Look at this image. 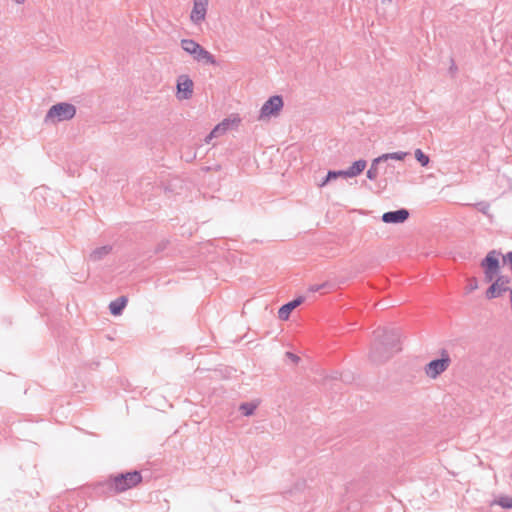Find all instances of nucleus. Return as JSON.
<instances>
[{"label":"nucleus","mask_w":512,"mask_h":512,"mask_svg":"<svg viewBox=\"0 0 512 512\" xmlns=\"http://www.w3.org/2000/svg\"><path fill=\"white\" fill-rule=\"evenodd\" d=\"M400 330L398 328L379 327L373 332V342L369 357L372 362L381 364L390 359L399 347Z\"/></svg>","instance_id":"f257e3e1"},{"label":"nucleus","mask_w":512,"mask_h":512,"mask_svg":"<svg viewBox=\"0 0 512 512\" xmlns=\"http://www.w3.org/2000/svg\"><path fill=\"white\" fill-rule=\"evenodd\" d=\"M141 481V472L133 470L109 476L107 480L99 483V488L104 492L118 494L136 487Z\"/></svg>","instance_id":"f03ea898"},{"label":"nucleus","mask_w":512,"mask_h":512,"mask_svg":"<svg viewBox=\"0 0 512 512\" xmlns=\"http://www.w3.org/2000/svg\"><path fill=\"white\" fill-rule=\"evenodd\" d=\"M76 115V107L67 102H60L50 107L45 115L46 124L67 121Z\"/></svg>","instance_id":"7ed1b4c3"},{"label":"nucleus","mask_w":512,"mask_h":512,"mask_svg":"<svg viewBox=\"0 0 512 512\" xmlns=\"http://www.w3.org/2000/svg\"><path fill=\"white\" fill-rule=\"evenodd\" d=\"M439 353V358L431 360L424 366V372L430 379H436L445 372L451 364V357L446 349H441Z\"/></svg>","instance_id":"20e7f679"},{"label":"nucleus","mask_w":512,"mask_h":512,"mask_svg":"<svg viewBox=\"0 0 512 512\" xmlns=\"http://www.w3.org/2000/svg\"><path fill=\"white\" fill-rule=\"evenodd\" d=\"M284 102L280 95L271 96L261 107L258 119L265 120L279 115Z\"/></svg>","instance_id":"39448f33"},{"label":"nucleus","mask_w":512,"mask_h":512,"mask_svg":"<svg viewBox=\"0 0 512 512\" xmlns=\"http://www.w3.org/2000/svg\"><path fill=\"white\" fill-rule=\"evenodd\" d=\"M499 255V252L492 250L481 261V266L484 269L486 282L493 281L499 272Z\"/></svg>","instance_id":"423d86ee"},{"label":"nucleus","mask_w":512,"mask_h":512,"mask_svg":"<svg viewBox=\"0 0 512 512\" xmlns=\"http://www.w3.org/2000/svg\"><path fill=\"white\" fill-rule=\"evenodd\" d=\"M510 282L509 277L500 275L495 281L489 286L486 290V298L494 299L498 298L502 295L503 292L508 291L510 288L507 286Z\"/></svg>","instance_id":"0eeeda50"},{"label":"nucleus","mask_w":512,"mask_h":512,"mask_svg":"<svg viewBox=\"0 0 512 512\" xmlns=\"http://www.w3.org/2000/svg\"><path fill=\"white\" fill-rule=\"evenodd\" d=\"M209 0H193V8L190 19L194 24H200L205 20Z\"/></svg>","instance_id":"6e6552de"},{"label":"nucleus","mask_w":512,"mask_h":512,"mask_svg":"<svg viewBox=\"0 0 512 512\" xmlns=\"http://www.w3.org/2000/svg\"><path fill=\"white\" fill-rule=\"evenodd\" d=\"M193 94V81L187 75H181L177 80L178 99H189Z\"/></svg>","instance_id":"1a4fd4ad"},{"label":"nucleus","mask_w":512,"mask_h":512,"mask_svg":"<svg viewBox=\"0 0 512 512\" xmlns=\"http://www.w3.org/2000/svg\"><path fill=\"white\" fill-rule=\"evenodd\" d=\"M409 211L405 208L388 211L382 215V221L388 224H401L409 218Z\"/></svg>","instance_id":"9d476101"},{"label":"nucleus","mask_w":512,"mask_h":512,"mask_svg":"<svg viewBox=\"0 0 512 512\" xmlns=\"http://www.w3.org/2000/svg\"><path fill=\"white\" fill-rule=\"evenodd\" d=\"M304 297L299 296L292 301L282 305L278 310V318L281 320H287L291 312L304 302Z\"/></svg>","instance_id":"9b49d317"},{"label":"nucleus","mask_w":512,"mask_h":512,"mask_svg":"<svg viewBox=\"0 0 512 512\" xmlns=\"http://www.w3.org/2000/svg\"><path fill=\"white\" fill-rule=\"evenodd\" d=\"M128 299L126 296H120L117 299L113 300L109 304L110 313L114 316H119L122 314L124 308L126 307Z\"/></svg>","instance_id":"f8f14e48"},{"label":"nucleus","mask_w":512,"mask_h":512,"mask_svg":"<svg viewBox=\"0 0 512 512\" xmlns=\"http://www.w3.org/2000/svg\"><path fill=\"white\" fill-rule=\"evenodd\" d=\"M193 58L197 62H202L209 65H216L217 63L215 57L201 45Z\"/></svg>","instance_id":"ddd939ff"},{"label":"nucleus","mask_w":512,"mask_h":512,"mask_svg":"<svg viewBox=\"0 0 512 512\" xmlns=\"http://www.w3.org/2000/svg\"><path fill=\"white\" fill-rule=\"evenodd\" d=\"M193 58L197 62H202L209 65H216L217 63L215 57L201 45Z\"/></svg>","instance_id":"4468645a"},{"label":"nucleus","mask_w":512,"mask_h":512,"mask_svg":"<svg viewBox=\"0 0 512 512\" xmlns=\"http://www.w3.org/2000/svg\"><path fill=\"white\" fill-rule=\"evenodd\" d=\"M111 251H112L111 245H104L101 247H97L93 251H91L89 258L91 261L97 262V261L102 260L108 254H110Z\"/></svg>","instance_id":"2eb2a0df"},{"label":"nucleus","mask_w":512,"mask_h":512,"mask_svg":"<svg viewBox=\"0 0 512 512\" xmlns=\"http://www.w3.org/2000/svg\"><path fill=\"white\" fill-rule=\"evenodd\" d=\"M367 166V162L364 159H359L346 169V173L349 174V178H353L361 174Z\"/></svg>","instance_id":"dca6fc26"},{"label":"nucleus","mask_w":512,"mask_h":512,"mask_svg":"<svg viewBox=\"0 0 512 512\" xmlns=\"http://www.w3.org/2000/svg\"><path fill=\"white\" fill-rule=\"evenodd\" d=\"M384 163L383 159H380V156L373 159L370 165V168L367 170L366 176L369 180L374 181L377 179L379 175V165Z\"/></svg>","instance_id":"f3484780"},{"label":"nucleus","mask_w":512,"mask_h":512,"mask_svg":"<svg viewBox=\"0 0 512 512\" xmlns=\"http://www.w3.org/2000/svg\"><path fill=\"white\" fill-rule=\"evenodd\" d=\"M182 49L191 56H195L200 44L192 39H182L181 40Z\"/></svg>","instance_id":"a211bd4d"},{"label":"nucleus","mask_w":512,"mask_h":512,"mask_svg":"<svg viewBox=\"0 0 512 512\" xmlns=\"http://www.w3.org/2000/svg\"><path fill=\"white\" fill-rule=\"evenodd\" d=\"M407 155H408V152L397 151V152L382 154V155H380V159H383L384 163L387 162L388 160L403 161Z\"/></svg>","instance_id":"6ab92c4d"},{"label":"nucleus","mask_w":512,"mask_h":512,"mask_svg":"<svg viewBox=\"0 0 512 512\" xmlns=\"http://www.w3.org/2000/svg\"><path fill=\"white\" fill-rule=\"evenodd\" d=\"M229 126H230V121L228 119H224L221 123H219L212 129L211 133L215 137H218V136L224 134L227 131Z\"/></svg>","instance_id":"aec40b11"},{"label":"nucleus","mask_w":512,"mask_h":512,"mask_svg":"<svg viewBox=\"0 0 512 512\" xmlns=\"http://www.w3.org/2000/svg\"><path fill=\"white\" fill-rule=\"evenodd\" d=\"M256 405L251 402H244L240 405L239 410L244 416H251L256 410Z\"/></svg>","instance_id":"412c9836"},{"label":"nucleus","mask_w":512,"mask_h":512,"mask_svg":"<svg viewBox=\"0 0 512 512\" xmlns=\"http://www.w3.org/2000/svg\"><path fill=\"white\" fill-rule=\"evenodd\" d=\"M415 158L423 167H426L430 162L429 156L426 155L421 149L415 150Z\"/></svg>","instance_id":"4be33fe9"},{"label":"nucleus","mask_w":512,"mask_h":512,"mask_svg":"<svg viewBox=\"0 0 512 512\" xmlns=\"http://www.w3.org/2000/svg\"><path fill=\"white\" fill-rule=\"evenodd\" d=\"M496 504L504 509H512V496H501L496 500Z\"/></svg>","instance_id":"5701e85b"},{"label":"nucleus","mask_w":512,"mask_h":512,"mask_svg":"<svg viewBox=\"0 0 512 512\" xmlns=\"http://www.w3.org/2000/svg\"><path fill=\"white\" fill-rule=\"evenodd\" d=\"M475 208L483 213L484 215L490 217L489 210H490V204L487 201H480L476 204H474Z\"/></svg>","instance_id":"b1692460"},{"label":"nucleus","mask_w":512,"mask_h":512,"mask_svg":"<svg viewBox=\"0 0 512 512\" xmlns=\"http://www.w3.org/2000/svg\"><path fill=\"white\" fill-rule=\"evenodd\" d=\"M286 358L289 359L293 364H297L300 361V357L292 352H286Z\"/></svg>","instance_id":"393cba45"},{"label":"nucleus","mask_w":512,"mask_h":512,"mask_svg":"<svg viewBox=\"0 0 512 512\" xmlns=\"http://www.w3.org/2000/svg\"><path fill=\"white\" fill-rule=\"evenodd\" d=\"M503 260L504 262H507L509 267H510V270L512 272V251L508 252L504 257H503Z\"/></svg>","instance_id":"a878e982"},{"label":"nucleus","mask_w":512,"mask_h":512,"mask_svg":"<svg viewBox=\"0 0 512 512\" xmlns=\"http://www.w3.org/2000/svg\"><path fill=\"white\" fill-rule=\"evenodd\" d=\"M319 287L321 291H328L333 287V285L330 282H324L319 284Z\"/></svg>","instance_id":"bb28decb"},{"label":"nucleus","mask_w":512,"mask_h":512,"mask_svg":"<svg viewBox=\"0 0 512 512\" xmlns=\"http://www.w3.org/2000/svg\"><path fill=\"white\" fill-rule=\"evenodd\" d=\"M458 68H457V65L455 63V61L453 59H451V65L449 67V72L454 75L456 72H457Z\"/></svg>","instance_id":"cd10ccee"},{"label":"nucleus","mask_w":512,"mask_h":512,"mask_svg":"<svg viewBox=\"0 0 512 512\" xmlns=\"http://www.w3.org/2000/svg\"><path fill=\"white\" fill-rule=\"evenodd\" d=\"M327 176H328V179H330V180H334V179L338 178L336 175V170L328 171Z\"/></svg>","instance_id":"c85d7f7f"},{"label":"nucleus","mask_w":512,"mask_h":512,"mask_svg":"<svg viewBox=\"0 0 512 512\" xmlns=\"http://www.w3.org/2000/svg\"><path fill=\"white\" fill-rule=\"evenodd\" d=\"M308 291L309 292H318L321 290H320L319 284H313V285L309 286Z\"/></svg>","instance_id":"c756f323"},{"label":"nucleus","mask_w":512,"mask_h":512,"mask_svg":"<svg viewBox=\"0 0 512 512\" xmlns=\"http://www.w3.org/2000/svg\"><path fill=\"white\" fill-rule=\"evenodd\" d=\"M337 177H346L349 178V174L346 173V170H338L336 171Z\"/></svg>","instance_id":"7c9ffc66"},{"label":"nucleus","mask_w":512,"mask_h":512,"mask_svg":"<svg viewBox=\"0 0 512 512\" xmlns=\"http://www.w3.org/2000/svg\"><path fill=\"white\" fill-rule=\"evenodd\" d=\"M213 138H216L212 133L210 132L204 139L206 144H209Z\"/></svg>","instance_id":"2f4dec72"},{"label":"nucleus","mask_w":512,"mask_h":512,"mask_svg":"<svg viewBox=\"0 0 512 512\" xmlns=\"http://www.w3.org/2000/svg\"><path fill=\"white\" fill-rule=\"evenodd\" d=\"M330 181H331V180H330V179H328V176L326 175V176L323 178V180L320 182L319 186H320V187H323V186H325L326 184H328Z\"/></svg>","instance_id":"473e14b6"},{"label":"nucleus","mask_w":512,"mask_h":512,"mask_svg":"<svg viewBox=\"0 0 512 512\" xmlns=\"http://www.w3.org/2000/svg\"><path fill=\"white\" fill-rule=\"evenodd\" d=\"M470 290H474L477 288V280L473 279V281L469 285Z\"/></svg>","instance_id":"72a5a7b5"},{"label":"nucleus","mask_w":512,"mask_h":512,"mask_svg":"<svg viewBox=\"0 0 512 512\" xmlns=\"http://www.w3.org/2000/svg\"><path fill=\"white\" fill-rule=\"evenodd\" d=\"M164 248H165V244L163 243V244L159 245V247H158L157 251H161V250H163Z\"/></svg>","instance_id":"f704fd0d"},{"label":"nucleus","mask_w":512,"mask_h":512,"mask_svg":"<svg viewBox=\"0 0 512 512\" xmlns=\"http://www.w3.org/2000/svg\"><path fill=\"white\" fill-rule=\"evenodd\" d=\"M17 4H22L24 0H14Z\"/></svg>","instance_id":"c9c22d12"},{"label":"nucleus","mask_w":512,"mask_h":512,"mask_svg":"<svg viewBox=\"0 0 512 512\" xmlns=\"http://www.w3.org/2000/svg\"><path fill=\"white\" fill-rule=\"evenodd\" d=\"M380 1H381V3H383V4H384V3H386V2H391L392 0H380Z\"/></svg>","instance_id":"e433bc0d"}]
</instances>
